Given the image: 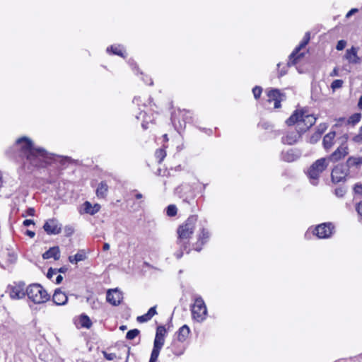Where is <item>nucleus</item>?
Returning <instances> with one entry per match:
<instances>
[{
    "label": "nucleus",
    "instance_id": "obj_57",
    "mask_svg": "<svg viewBox=\"0 0 362 362\" xmlns=\"http://www.w3.org/2000/svg\"><path fill=\"white\" fill-rule=\"evenodd\" d=\"M338 76V69L337 68H334L333 71L330 74V76Z\"/></svg>",
    "mask_w": 362,
    "mask_h": 362
},
{
    "label": "nucleus",
    "instance_id": "obj_53",
    "mask_svg": "<svg viewBox=\"0 0 362 362\" xmlns=\"http://www.w3.org/2000/svg\"><path fill=\"white\" fill-rule=\"evenodd\" d=\"M23 226H29L30 225H34V221L31 219H26L23 223Z\"/></svg>",
    "mask_w": 362,
    "mask_h": 362
},
{
    "label": "nucleus",
    "instance_id": "obj_48",
    "mask_svg": "<svg viewBox=\"0 0 362 362\" xmlns=\"http://www.w3.org/2000/svg\"><path fill=\"white\" fill-rule=\"evenodd\" d=\"M35 209L34 208H28L26 211H25V214H23V216H35Z\"/></svg>",
    "mask_w": 362,
    "mask_h": 362
},
{
    "label": "nucleus",
    "instance_id": "obj_33",
    "mask_svg": "<svg viewBox=\"0 0 362 362\" xmlns=\"http://www.w3.org/2000/svg\"><path fill=\"white\" fill-rule=\"evenodd\" d=\"M139 333L140 332L137 329H131L127 333L126 338L129 340L134 339L139 334Z\"/></svg>",
    "mask_w": 362,
    "mask_h": 362
},
{
    "label": "nucleus",
    "instance_id": "obj_55",
    "mask_svg": "<svg viewBox=\"0 0 362 362\" xmlns=\"http://www.w3.org/2000/svg\"><path fill=\"white\" fill-rule=\"evenodd\" d=\"M69 260L71 263L72 264H77L78 263V261H76V259H75V255L74 256H69Z\"/></svg>",
    "mask_w": 362,
    "mask_h": 362
},
{
    "label": "nucleus",
    "instance_id": "obj_61",
    "mask_svg": "<svg viewBox=\"0 0 362 362\" xmlns=\"http://www.w3.org/2000/svg\"><path fill=\"white\" fill-rule=\"evenodd\" d=\"M103 249L104 251L108 250L110 249L109 243H104Z\"/></svg>",
    "mask_w": 362,
    "mask_h": 362
},
{
    "label": "nucleus",
    "instance_id": "obj_37",
    "mask_svg": "<svg viewBox=\"0 0 362 362\" xmlns=\"http://www.w3.org/2000/svg\"><path fill=\"white\" fill-rule=\"evenodd\" d=\"M166 153L163 149H158L156 151V157L158 159V162L160 163L165 157Z\"/></svg>",
    "mask_w": 362,
    "mask_h": 362
},
{
    "label": "nucleus",
    "instance_id": "obj_63",
    "mask_svg": "<svg viewBox=\"0 0 362 362\" xmlns=\"http://www.w3.org/2000/svg\"><path fill=\"white\" fill-rule=\"evenodd\" d=\"M358 107V108L362 109V95L359 98Z\"/></svg>",
    "mask_w": 362,
    "mask_h": 362
},
{
    "label": "nucleus",
    "instance_id": "obj_18",
    "mask_svg": "<svg viewBox=\"0 0 362 362\" xmlns=\"http://www.w3.org/2000/svg\"><path fill=\"white\" fill-rule=\"evenodd\" d=\"M167 350H169L175 356H180L184 354L185 347L183 344V341H180L174 339L170 345L167 347Z\"/></svg>",
    "mask_w": 362,
    "mask_h": 362
},
{
    "label": "nucleus",
    "instance_id": "obj_31",
    "mask_svg": "<svg viewBox=\"0 0 362 362\" xmlns=\"http://www.w3.org/2000/svg\"><path fill=\"white\" fill-rule=\"evenodd\" d=\"M79 323L82 327L87 328V329H89L92 325L91 320H90L89 317L85 314H82L80 316Z\"/></svg>",
    "mask_w": 362,
    "mask_h": 362
},
{
    "label": "nucleus",
    "instance_id": "obj_39",
    "mask_svg": "<svg viewBox=\"0 0 362 362\" xmlns=\"http://www.w3.org/2000/svg\"><path fill=\"white\" fill-rule=\"evenodd\" d=\"M327 127L328 125L326 123H321L317 126V130L315 132L317 133H320V135L322 136V134L325 132Z\"/></svg>",
    "mask_w": 362,
    "mask_h": 362
},
{
    "label": "nucleus",
    "instance_id": "obj_1",
    "mask_svg": "<svg viewBox=\"0 0 362 362\" xmlns=\"http://www.w3.org/2000/svg\"><path fill=\"white\" fill-rule=\"evenodd\" d=\"M13 148L19 151V156L23 160L24 165L29 164L33 167L44 168L56 161L64 165L70 160L69 157H61L49 153L42 148L35 146L33 141L26 136L18 139Z\"/></svg>",
    "mask_w": 362,
    "mask_h": 362
},
{
    "label": "nucleus",
    "instance_id": "obj_20",
    "mask_svg": "<svg viewBox=\"0 0 362 362\" xmlns=\"http://www.w3.org/2000/svg\"><path fill=\"white\" fill-rule=\"evenodd\" d=\"M357 49L354 47L346 49L344 57L350 64H357L361 62V58L357 55Z\"/></svg>",
    "mask_w": 362,
    "mask_h": 362
},
{
    "label": "nucleus",
    "instance_id": "obj_11",
    "mask_svg": "<svg viewBox=\"0 0 362 362\" xmlns=\"http://www.w3.org/2000/svg\"><path fill=\"white\" fill-rule=\"evenodd\" d=\"M310 41V33H306L303 40L300 43V45L296 47L293 52L289 56V61L288 62V66L294 65L297 63V60L298 58L302 57L303 56V54H298L299 51L304 48Z\"/></svg>",
    "mask_w": 362,
    "mask_h": 362
},
{
    "label": "nucleus",
    "instance_id": "obj_16",
    "mask_svg": "<svg viewBox=\"0 0 362 362\" xmlns=\"http://www.w3.org/2000/svg\"><path fill=\"white\" fill-rule=\"evenodd\" d=\"M349 153L348 147L346 144H342L339 146L329 156H328L327 161L329 162H337L344 157H345Z\"/></svg>",
    "mask_w": 362,
    "mask_h": 362
},
{
    "label": "nucleus",
    "instance_id": "obj_41",
    "mask_svg": "<svg viewBox=\"0 0 362 362\" xmlns=\"http://www.w3.org/2000/svg\"><path fill=\"white\" fill-rule=\"evenodd\" d=\"M346 193V189L344 187H338L335 189V194L338 197H342Z\"/></svg>",
    "mask_w": 362,
    "mask_h": 362
},
{
    "label": "nucleus",
    "instance_id": "obj_64",
    "mask_svg": "<svg viewBox=\"0 0 362 362\" xmlns=\"http://www.w3.org/2000/svg\"><path fill=\"white\" fill-rule=\"evenodd\" d=\"M140 102V97H134L133 99V103L138 104Z\"/></svg>",
    "mask_w": 362,
    "mask_h": 362
},
{
    "label": "nucleus",
    "instance_id": "obj_27",
    "mask_svg": "<svg viewBox=\"0 0 362 362\" xmlns=\"http://www.w3.org/2000/svg\"><path fill=\"white\" fill-rule=\"evenodd\" d=\"M361 119V113H354L353 115H351L347 119H346L345 118H341L339 119L340 122H346L347 124H351L352 126H354L355 124H356L357 123H358L360 122Z\"/></svg>",
    "mask_w": 362,
    "mask_h": 362
},
{
    "label": "nucleus",
    "instance_id": "obj_44",
    "mask_svg": "<svg viewBox=\"0 0 362 362\" xmlns=\"http://www.w3.org/2000/svg\"><path fill=\"white\" fill-rule=\"evenodd\" d=\"M356 211L360 218H362V201L356 204Z\"/></svg>",
    "mask_w": 362,
    "mask_h": 362
},
{
    "label": "nucleus",
    "instance_id": "obj_38",
    "mask_svg": "<svg viewBox=\"0 0 362 362\" xmlns=\"http://www.w3.org/2000/svg\"><path fill=\"white\" fill-rule=\"evenodd\" d=\"M262 92V88L260 86H255L252 89V93L255 99H258L260 97Z\"/></svg>",
    "mask_w": 362,
    "mask_h": 362
},
{
    "label": "nucleus",
    "instance_id": "obj_8",
    "mask_svg": "<svg viewBox=\"0 0 362 362\" xmlns=\"http://www.w3.org/2000/svg\"><path fill=\"white\" fill-rule=\"evenodd\" d=\"M191 120L192 113L185 110H179L177 112H175L171 115V122L177 131L180 129L185 128L186 123L191 122Z\"/></svg>",
    "mask_w": 362,
    "mask_h": 362
},
{
    "label": "nucleus",
    "instance_id": "obj_32",
    "mask_svg": "<svg viewBox=\"0 0 362 362\" xmlns=\"http://www.w3.org/2000/svg\"><path fill=\"white\" fill-rule=\"evenodd\" d=\"M177 209L174 204H170L166 208V214L168 216H175L177 214Z\"/></svg>",
    "mask_w": 362,
    "mask_h": 362
},
{
    "label": "nucleus",
    "instance_id": "obj_25",
    "mask_svg": "<svg viewBox=\"0 0 362 362\" xmlns=\"http://www.w3.org/2000/svg\"><path fill=\"white\" fill-rule=\"evenodd\" d=\"M190 333L189 327L185 325L182 326L178 331L176 332L177 338L175 339L180 341H185Z\"/></svg>",
    "mask_w": 362,
    "mask_h": 362
},
{
    "label": "nucleus",
    "instance_id": "obj_4",
    "mask_svg": "<svg viewBox=\"0 0 362 362\" xmlns=\"http://www.w3.org/2000/svg\"><path fill=\"white\" fill-rule=\"evenodd\" d=\"M329 163L327 158H321L315 160L308 169L307 175L310 182L316 186L319 182L320 175L327 168Z\"/></svg>",
    "mask_w": 362,
    "mask_h": 362
},
{
    "label": "nucleus",
    "instance_id": "obj_21",
    "mask_svg": "<svg viewBox=\"0 0 362 362\" xmlns=\"http://www.w3.org/2000/svg\"><path fill=\"white\" fill-rule=\"evenodd\" d=\"M68 298L59 288L55 290L52 296V300L57 305H62L66 303Z\"/></svg>",
    "mask_w": 362,
    "mask_h": 362
},
{
    "label": "nucleus",
    "instance_id": "obj_56",
    "mask_svg": "<svg viewBox=\"0 0 362 362\" xmlns=\"http://www.w3.org/2000/svg\"><path fill=\"white\" fill-rule=\"evenodd\" d=\"M25 234L30 238H33L35 235V232H33L32 230H26Z\"/></svg>",
    "mask_w": 362,
    "mask_h": 362
},
{
    "label": "nucleus",
    "instance_id": "obj_2",
    "mask_svg": "<svg viewBox=\"0 0 362 362\" xmlns=\"http://www.w3.org/2000/svg\"><path fill=\"white\" fill-rule=\"evenodd\" d=\"M197 222V216L192 215L177 228V244L184 250H187L189 247V238L194 231Z\"/></svg>",
    "mask_w": 362,
    "mask_h": 362
},
{
    "label": "nucleus",
    "instance_id": "obj_7",
    "mask_svg": "<svg viewBox=\"0 0 362 362\" xmlns=\"http://www.w3.org/2000/svg\"><path fill=\"white\" fill-rule=\"evenodd\" d=\"M192 315L197 322H202L206 317V306L203 298L199 296L194 298V303L192 306Z\"/></svg>",
    "mask_w": 362,
    "mask_h": 362
},
{
    "label": "nucleus",
    "instance_id": "obj_40",
    "mask_svg": "<svg viewBox=\"0 0 362 362\" xmlns=\"http://www.w3.org/2000/svg\"><path fill=\"white\" fill-rule=\"evenodd\" d=\"M152 317L148 314V313H146L143 315H141V316H139L137 317V321L139 322H148V320H150Z\"/></svg>",
    "mask_w": 362,
    "mask_h": 362
},
{
    "label": "nucleus",
    "instance_id": "obj_12",
    "mask_svg": "<svg viewBox=\"0 0 362 362\" xmlns=\"http://www.w3.org/2000/svg\"><path fill=\"white\" fill-rule=\"evenodd\" d=\"M334 226L332 223H324L318 225L313 233L319 238H329L333 233Z\"/></svg>",
    "mask_w": 362,
    "mask_h": 362
},
{
    "label": "nucleus",
    "instance_id": "obj_24",
    "mask_svg": "<svg viewBox=\"0 0 362 362\" xmlns=\"http://www.w3.org/2000/svg\"><path fill=\"white\" fill-rule=\"evenodd\" d=\"M268 98L269 101L276 102L278 100H284L286 99V95L284 93L280 92L278 89H272L268 92Z\"/></svg>",
    "mask_w": 362,
    "mask_h": 362
},
{
    "label": "nucleus",
    "instance_id": "obj_42",
    "mask_svg": "<svg viewBox=\"0 0 362 362\" xmlns=\"http://www.w3.org/2000/svg\"><path fill=\"white\" fill-rule=\"evenodd\" d=\"M103 354L105 359L108 361H112L116 358V354L114 353H107L106 351H103Z\"/></svg>",
    "mask_w": 362,
    "mask_h": 362
},
{
    "label": "nucleus",
    "instance_id": "obj_43",
    "mask_svg": "<svg viewBox=\"0 0 362 362\" xmlns=\"http://www.w3.org/2000/svg\"><path fill=\"white\" fill-rule=\"evenodd\" d=\"M346 45V42L344 40H341L338 41L337 46H336V49L339 51L342 50L345 48Z\"/></svg>",
    "mask_w": 362,
    "mask_h": 362
},
{
    "label": "nucleus",
    "instance_id": "obj_3",
    "mask_svg": "<svg viewBox=\"0 0 362 362\" xmlns=\"http://www.w3.org/2000/svg\"><path fill=\"white\" fill-rule=\"evenodd\" d=\"M317 118L313 115H305L303 110L295 111L291 117L286 120V124L288 126L293 124H298L301 123L302 129L305 132L316 122Z\"/></svg>",
    "mask_w": 362,
    "mask_h": 362
},
{
    "label": "nucleus",
    "instance_id": "obj_47",
    "mask_svg": "<svg viewBox=\"0 0 362 362\" xmlns=\"http://www.w3.org/2000/svg\"><path fill=\"white\" fill-rule=\"evenodd\" d=\"M55 274H57V269H52V268H49L48 269V272H47V277L48 279H51Z\"/></svg>",
    "mask_w": 362,
    "mask_h": 362
},
{
    "label": "nucleus",
    "instance_id": "obj_30",
    "mask_svg": "<svg viewBox=\"0 0 362 362\" xmlns=\"http://www.w3.org/2000/svg\"><path fill=\"white\" fill-rule=\"evenodd\" d=\"M108 186L105 181H102L96 189V194L98 197H105L107 194Z\"/></svg>",
    "mask_w": 362,
    "mask_h": 362
},
{
    "label": "nucleus",
    "instance_id": "obj_51",
    "mask_svg": "<svg viewBox=\"0 0 362 362\" xmlns=\"http://www.w3.org/2000/svg\"><path fill=\"white\" fill-rule=\"evenodd\" d=\"M358 10L357 8H351L346 15V18H349L352 15L357 13Z\"/></svg>",
    "mask_w": 362,
    "mask_h": 362
},
{
    "label": "nucleus",
    "instance_id": "obj_50",
    "mask_svg": "<svg viewBox=\"0 0 362 362\" xmlns=\"http://www.w3.org/2000/svg\"><path fill=\"white\" fill-rule=\"evenodd\" d=\"M354 192L356 194H362V185H356L354 187Z\"/></svg>",
    "mask_w": 362,
    "mask_h": 362
},
{
    "label": "nucleus",
    "instance_id": "obj_58",
    "mask_svg": "<svg viewBox=\"0 0 362 362\" xmlns=\"http://www.w3.org/2000/svg\"><path fill=\"white\" fill-rule=\"evenodd\" d=\"M63 280V277L62 275H58L56 278V284H60Z\"/></svg>",
    "mask_w": 362,
    "mask_h": 362
},
{
    "label": "nucleus",
    "instance_id": "obj_23",
    "mask_svg": "<svg viewBox=\"0 0 362 362\" xmlns=\"http://www.w3.org/2000/svg\"><path fill=\"white\" fill-rule=\"evenodd\" d=\"M42 257L45 259L54 258L55 260H58L60 257V250L59 247L55 246L49 248L47 251L43 253Z\"/></svg>",
    "mask_w": 362,
    "mask_h": 362
},
{
    "label": "nucleus",
    "instance_id": "obj_52",
    "mask_svg": "<svg viewBox=\"0 0 362 362\" xmlns=\"http://www.w3.org/2000/svg\"><path fill=\"white\" fill-rule=\"evenodd\" d=\"M64 230L66 235H71L74 233V230L71 226H66Z\"/></svg>",
    "mask_w": 362,
    "mask_h": 362
},
{
    "label": "nucleus",
    "instance_id": "obj_35",
    "mask_svg": "<svg viewBox=\"0 0 362 362\" xmlns=\"http://www.w3.org/2000/svg\"><path fill=\"white\" fill-rule=\"evenodd\" d=\"M321 138L320 133L315 132L313 133L309 138L308 142L315 144H316Z\"/></svg>",
    "mask_w": 362,
    "mask_h": 362
},
{
    "label": "nucleus",
    "instance_id": "obj_34",
    "mask_svg": "<svg viewBox=\"0 0 362 362\" xmlns=\"http://www.w3.org/2000/svg\"><path fill=\"white\" fill-rule=\"evenodd\" d=\"M87 258L86 253L83 250H81L78 251V252L75 255V259L76 261L81 262L85 260Z\"/></svg>",
    "mask_w": 362,
    "mask_h": 362
},
{
    "label": "nucleus",
    "instance_id": "obj_9",
    "mask_svg": "<svg viewBox=\"0 0 362 362\" xmlns=\"http://www.w3.org/2000/svg\"><path fill=\"white\" fill-rule=\"evenodd\" d=\"M304 133V129H302L301 123L299 122L296 124V127L293 130L288 131L286 134L281 138V141L284 144L293 145L301 137Z\"/></svg>",
    "mask_w": 362,
    "mask_h": 362
},
{
    "label": "nucleus",
    "instance_id": "obj_10",
    "mask_svg": "<svg viewBox=\"0 0 362 362\" xmlns=\"http://www.w3.org/2000/svg\"><path fill=\"white\" fill-rule=\"evenodd\" d=\"M25 283L18 282L13 283L12 285H9L7 288V291L9 293L11 298L12 299H21L26 296V290H25Z\"/></svg>",
    "mask_w": 362,
    "mask_h": 362
},
{
    "label": "nucleus",
    "instance_id": "obj_49",
    "mask_svg": "<svg viewBox=\"0 0 362 362\" xmlns=\"http://www.w3.org/2000/svg\"><path fill=\"white\" fill-rule=\"evenodd\" d=\"M147 313L151 317H153L156 314H157V312H156V306H153V307H151L148 311L147 312Z\"/></svg>",
    "mask_w": 362,
    "mask_h": 362
},
{
    "label": "nucleus",
    "instance_id": "obj_60",
    "mask_svg": "<svg viewBox=\"0 0 362 362\" xmlns=\"http://www.w3.org/2000/svg\"><path fill=\"white\" fill-rule=\"evenodd\" d=\"M191 201H192V198L189 199L188 197H185V198H184V199H182V202H183L184 203H186V204H190Z\"/></svg>",
    "mask_w": 362,
    "mask_h": 362
},
{
    "label": "nucleus",
    "instance_id": "obj_26",
    "mask_svg": "<svg viewBox=\"0 0 362 362\" xmlns=\"http://www.w3.org/2000/svg\"><path fill=\"white\" fill-rule=\"evenodd\" d=\"M299 158V154L296 153L294 150L290 149L287 151L281 153V158L286 162H293Z\"/></svg>",
    "mask_w": 362,
    "mask_h": 362
},
{
    "label": "nucleus",
    "instance_id": "obj_46",
    "mask_svg": "<svg viewBox=\"0 0 362 362\" xmlns=\"http://www.w3.org/2000/svg\"><path fill=\"white\" fill-rule=\"evenodd\" d=\"M180 250L177 251L175 253V255L176 258L178 259H180L182 257V255H183V250H185L183 247H181L180 246ZM186 250H187V252L189 253V247Z\"/></svg>",
    "mask_w": 362,
    "mask_h": 362
},
{
    "label": "nucleus",
    "instance_id": "obj_6",
    "mask_svg": "<svg viewBox=\"0 0 362 362\" xmlns=\"http://www.w3.org/2000/svg\"><path fill=\"white\" fill-rule=\"evenodd\" d=\"M165 333L166 329L164 326H158L157 327L149 362H157L160 351L165 343Z\"/></svg>",
    "mask_w": 362,
    "mask_h": 362
},
{
    "label": "nucleus",
    "instance_id": "obj_19",
    "mask_svg": "<svg viewBox=\"0 0 362 362\" xmlns=\"http://www.w3.org/2000/svg\"><path fill=\"white\" fill-rule=\"evenodd\" d=\"M209 232L206 229L202 228L198 235L197 242L194 245V250L199 252L202 250V245L209 240Z\"/></svg>",
    "mask_w": 362,
    "mask_h": 362
},
{
    "label": "nucleus",
    "instance_id": "obj_45",
    "mask_svg": "<svg viewBox=\"0 0 362 362\" xmlns=\"http://www.w3.org/2000/svg\"><path fill=\"white\" fill-rule=\"evenodd\" d=\"M354 141L357 143H362V126L359 129L358 134L354 136Z\"/></svg>",
    "mask_w": 362,
    "mask_h": 362
},
{
    "label": "nucleus",
    "instance_id": "obj_13",
    "mask_svg": "<svg viewBox=\"0 0 362 362\" xmlns=\"http://www.w3.org/2000/svg\"><path fill=\"white\" fill-rule=\"evenodd\" d=\"M62 225L56 218L48 219L43 226V229L48 235H57L61 233Z\"/></svg>",
    "mask_w": 362,
    "mask_h": 362
},
{
    "label": "nucleus",
    "instance_id": "obj_29",
    "mask_svg": "<svg viewBox=\"0 0 362 362\" xmlns=\"http://www.w3.org/2000/svg\"><path fill=\"white\" fill-rule=\"evenodd\" d=\"M100 209V206L95 204L93 206L89 202H86L83 204V210L86 213L93 215L97 213Z\"/></svg>",
    "mask_w": 362,
    "mask_h": 362
},
{
    "label": "nucleus",
    "instance_id": "obj_28",
    "mask_svg": "<svg viewBox=\"0 0 362 362\" xmlns=\"http://www.w3.org/2000/svg\"><path fill=\"white\" fill-rule=\"evenodd\" d=\"M107 52H111L113 54L120 56L123 58H125L126 56L124 54V51L121 45H112L107 48Z\"/></svg>",
    "mask_w": 362,
    "mask_h": 362
},
{
    "label": "nucleus",
    "instance_id": "obj_22",
    "mask_svg": "<svg viewBox=\"0 0 362 362\" xmlns=\"http://www.w3.org/2000/svg\"><path fill=\"white\" fill-rule=\"evenodd\" d=\"M335 136L336 133L334 131L329 132L324 136L322 145L327 151L334 146Z\"/></svg>",
    "mask_w": 362,
    "mask_h": 362
},
{
    "label": "nucleus",
    "instance_id": "obj_5",
    "mask_svg": "<svg viewBox=\"0 0 362 362\" xmlns=\"http://www.w3.org/2000/svg\"><path fill=\"white\" fill-rule=\"evenodd\" d=\"M26 296L35 304L46 303L49 299L47 291L38 284H30L26 288Z\"/></svg>",
    "mask_w": 362,
    "mask_h": 362
},
{
    "label": "nucleus",
    "instance_id": "obj_15",
    "mask_svg": "<svg viewBox=\"0 0 362 362\" xmlns=\"http://www.w3.org/2000/svg\"><path fill=\"white\" fill-rule=\"evenodd\" d=\"M345 166L351 173H358L362 166V157L361 156H350L345 164Z\"/></svg>",
    "mask_w": 362,
    "mask_h": 362
},
{
    "label": "nucleus",
    "instance_id": "obj_54",
    "mask_svg": "<svg viewBox=\"0 0 362 362\" xmlns=\"http://www.w3.org/2000/svg\"><path fill=\"white\" fill-rule=\"evenodd\" d=\"M146 78H143L142 80L144 81V83L148 84V85H153V81L151 78H148V76H146Z\"/></svg>",
    "mask_w": 362,
    "mask_h": 362
},
{
    "label": "nucleus",
    "instance_id": "obj_62",
    "mask_svg": "<svg viewBox=\"0 0 362 362\" xmlns=\"http://www.w3.org/2000/svg\"><path fill=\"white\" fill-rule=\"evenodd\" d=\"M282 100H278L274 102V108H279L281 107V102Z\"/></svg>",
    "mask_w": 362,
    "mask_h": 362
},
{
    "label": "nucleus",
    "instance_id": "obj_36",
    "mask_svg": "<svg viewBox=\"0 0 362 362\" xmlns=\"http://www.w3.org/2000/svg\"><path fill=\"white\" fill-rule=\"evenodd\" d=\"M344 82L342 80H340V79H336L334 80L332 84H331V88L333 90H335L337 89H339L340 88L342 87V85H343Z\"/></svg>",
    "mask_w": 362,
    "mask_h": 362
},
{
    "label": "nucleus",
    "instance_id": "obj_59",
    "mask_svg": "<svg viewBox=\"0 0 362 362\" xmlns=\"http://www.w3.org/2000/svg\"><path fill=\"white\" fill-rule=\"evenodd\" d=\"M67 269L64 267H62L61 268H59V269H57V272H59V273H65L66 272Z\"/></svg>",
    "mask_w": 362,
    "mask_h": 362
},
{
    "label": "nucleus",
    "instance_id": "obj_14",
    "mask_svg": "<svg viewBox=\"0 0 362 362\" xmlns=\"http://www.w3.org/2000/svg\"><path fill=\"white\" fill-rule=\"evenodd\" d=\"M349 174H350V173L345 165H338L335 166L332 171V180L334 182H341Z\"/></svg>",
    "mask_w": 362,
    "mask_h": 362
},
{
    "label": "nucleus",
    "instance_id": "obj_17",
    "mask_svg": "<svg viewBox=\"0 0 362 362\" xmlns=\"http://www.w3.org/2000/svg\"><path fill=\"white\" fill-rule=\"evenodd\" d=\"M106 299L112 305H118L122 299V293L117 289L109 290L107 293Z\"/></svg>",
    "mask_w": 362,
    "mask_h": 362
}]
</instances>
